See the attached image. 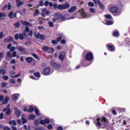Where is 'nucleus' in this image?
Instances as JSON below:
<instances>
[{
	"label": "nucleus",
	"instance_id": "obj_1",
	"mask_svg": "<svg viewBox=\"0 0 130 130\" xmlns=\"http://www.w3.org/2000/svg\"><path fill=\"white\" fill-rule=\"evenodd\" d=\"M27 32H28L27 36H33V30H30L29 27L25 26V29L23 30L22 34H16L15 35L14 38L15 40H19V39H20V40H24V36L27 35Z\"/></svg>",
	"mask_w": 130,
	"mask_h": 130
},
{
	"label": "nucleus",
	"instance_id": "obj_2",
	"mask_svg": "<svg viewBox=\"0 0 130 130\" xmlns=\"http://www.w3.org/2000/svg\"><path fill=\"white\" fill-rule=\"evenodd\" d=\"M54 9H58L60 11H63V10H68L70 9V4L68 2H66L64 4L57 5V4H54L53 5Z\"/></svg>",
	"mask_w": 130,
	"mask_h": 130
},
{
	"label": "nucleus",
	"instance_id": "obj_3",
	"mask_svg": "<svg viewBox=\"0 0 130 130\" xmlns=\"http://www.w3.org/2000/svg\"><path fill=\"white\" fill-rule=\"evenodd\" d=\"M84 58L86 61H91L94 60V56L93 55V53L89 52L87 53L85 55Z\"/></svg>",
	"mask_w": 130,
	"mask_h": 130
},
{
	"label": "nucleus",
	"instance_id": "obj_4",
	"mask_svg": "<svg viewBox=\"0 0 130 130\" xmlns=\"http://www.w3.org/2000/svg\"><path fill=\"white\" fill-rule=\"evenodd\" d=\"M107 49L111 52H114L115 51V46L112 44H108L106 45Z\"/></svg>",
	"mask_w": 130,
	"mask_h": 130
},
{
	"label": "nucleus",
	"instance_id": "obj_5",
	"mask_svg": "<svg viewBox=\"0 0 130 130\" xmlns=\"http://www.w3.org/2000/svg\"><path fill=\"white\" fill-rule=\"evenodd\" d=\"M50 64L51 67L54 68V69H56V70H59V69H60L61 64L55 62V61L53 60L50 61Z\"/></svg>",
	"mask_w": 130,
	"mask_h": 130
},
{
	"label": "nucleus",
	"instance_id": "obj_6",
	"mask_svg": "<svg viewBox=\"0 0 130 130\" xmlns=\"http://www.w3.org/2000/svg\"><path fill=\"white\" fill-rule=\"evenodd\" d=\"M66 52L62 51L59 53V55L58 56L59 59L61 60V61H63L64 60V58H66Z\"/></svg>",
	"mask_w": 130,
	"mask_h": 130
},
{
	"label": "nucleus",
	"instance_id": "obj_7",
	"mask_svg": "<svg viewBox=\"0 0 130 130\" xmlns=\"http://www.w3.org/2000/svg\"><path fill=\"white\" fill-rule=\"evenodd\" d=\"M50 71H51L50 68H49L48 67H46L43 70L44 75L45 76H49V75H51Z\"/></svg>",
	"mask_w": 130,
	"mask_h": 130
},
{
	"label": "nucleus",
	"instance_id": "obj_8",
	"mask_svg": "<svg viewBox=\"0 0 130 130\" xmlns=\"http://www.w3.org/2000/svg\"><path fill=\"white\" fill-rule=\"evenodd\" d=\"M36 37L38 39H40L41 40H45V36H44V35H41L40 32L37 34Z\"/></svg>",
	"mask_w": 130,
	"mask_h": 130
},
{
	"label": "nucleus",
	"instance_id": "obj_9",
	"mask_svg": "<svg viewBox=\"0 0 130 130\" xmlns=\"http://www.w3.org/2000/svg\"><path fill=\"white\" fill-rule=\"evenodd\" d=\"M57 16L58 17L59 22H63V21H66V16H63L62 14H59Z\"/></svg>",
	"mask_w": 130,
	"mask_h": 130
},
{
	"label": "nucleus",
	"instance_id": "obj_10",
	"mask_svg": "<svg viewBox=\"0 0 130 130\" xmlns=\"http://www.w3.org/2000/svg\"><path fill=\"white\" fill-rule=\"evenodd\" d=\"M8 17H10V19L17 18V13H13V11H10V13L8 14Z\"/></svg>",
	"mask_w": 130,
	"mask_h": 130
},
{
	"label": "nucleus",
	"instance_id": "obj_11",
	"mask_svg": "<svg viewBox=\"0 0 130 130\" xmlns=\"http://www.w3.org/2000/svg\"><path fill=\"white\" fill-rule=\"evenodd\" d=\"M110 12H112V14H115L118 12V8L115 6H113L110 8Z\"/></svg>",
	"mask_w": 130,
	"mask_h": 130
},
{
	"label": "nucleus",
	"instance_id": "obj_12",
	"mask_svg": "<svg viewBox=\"0 0 130 130\" xmlns=\"http://www.w3.org/2000/svg\"><path fill=\"white\" fill-rule=\"evenodd\" d=\"M19 96H20V95L18 93L13 94L12 95V100L16 102V101H17V100H18V99H19Z\"/></svg>",
	"mask_w": 130,
	"mask_h": 130
},
{
	"label": "nucleus",
	"instance_id": "obj_13",
	"mask_svg": "<svg viewBox=\"0 0 130 130\" xmlns=\"http://www.w3.org/2000/svg\"><path fill=\"white\" fill-rule=\"evenodd\" d=\"M21 23L23 26H30V27H32V24L29 22L26 21H21Z\"/></svg>",
	"mask_w": 130,
	"mask_h": 130
},
{
	"label": "nucleus",
	"instance_id": "obj_14",
	"mask_svg": "<svg viewBox=\"0 0 130 130\" xmlns=\"http://www.w3.org/2000/svg\"><path fill=\"white\" fill-rule=\"evenodd\" d=\"M25 4V2H22L20 0H16V5L18 8H20L21 6H23Z\"/></svg>",
	"mask_w": 130,
	"mask_h": 130
},
{
	"label": "nucleus",
	"instance_id": "obj_15",
	"mask_svg": "<svg viewBox=\"0 0 130 130\" xmlns=\"http://www.w3.org/2000/svg\"><path fill=\"white\" fill-rule=\"evenodd\" d=\"M3 111L4 112H5V111H6L7 115H10V114H11V109H10V108L6 107L3 109Z\"/></svg>",
	"mask_w": 130,
	"mask_h": 130
},
{
	"label": "nucleus",
	"instance_id": "obj_16",
	"mask_svg": "<svg viewBox=\"0 0 130 130\" xmlns=\"http://www.w3.org/2000/svg\"><path fill=\"white\" fill-rule=\"evenodd\" d=\"M8 8V10H10L12 8V5H11V3H8V5H5L4 7L3 8V11H5L6 9Z\"/></svg>",
	"mask_w": 130,
	"mask_h": 130
},
{
	"label": "nucleus",
	"instance_id": "obj_17",
	"mask_svg": "<svg viewBox=\"0 0 130 130\" xmlns=\"http://www.w3.org/2000/svg\"><path fill=\"white\" fill-rule=\"evenodd\" d=\"M76 10H77V7L73 6L68 10V12L69 13H74V12H76Z\"/></svg>",
	"mask_w": 130,
	"mask_h": 130
},
{
	"label": "nucleus",
	"instance_id": "obj_18",
	"mask_svg": "<svg viewBox=\"0 0 130 130\" xmlns=\"http://www.w3.org/2000/svg\"><path fill=\"white\" fill-rule=\"evenodd\" d=\"M8 123H9L10 125H13V126H16V125H17V122L15 120H11L8 122Z\"/></svg>",
	"mask_w": 130,
	"mask_h": 130
},
{
	"label": "nucleus",
	"instance_id": "obj_19",
	"mask_svg": "<svg viewBox=\"0 0 130 130\" xmlns=\"http://www.w3.org/2000/svg\"><path fill=\"white\" fill-rule=\"evenodd\" d=\"M34 59L33 57H28L25 58V60L28 62V63H31V62L33 61Z\"/></svg>",
	"mask_w": 130,
	"mask_h": 130
},
{
	"label": "nucleus",
	"instance_id": "obj_20",
	"mask_svg": "<svg viewBox=\"0 0 130 130\" xmlns=\"http://www.w3.org/2000/svg\"><path fill=\"white\" fill-rule=\"evenodd\" d=\"M18 51H20V52H25L26 51V48L19 46L18 47Z\"/></svg>",
	"mask_w": 130,
	"mask_h": 130
},
{
	"label": "nucleus",
	"instance_id": "obj_21",
	"mask_svg": "<svg viewBox=\"0 0 130 130\" xmlns=\"http://www.w3.org/2000/svg\"><path fill=\"white\" fill-rule=\"evenodd\" d=\"M9 97L6 96L5 99L2 102V104H4V105H6V104H8V103L9 102Z\"/></svg>",
	"mask_w": 130,
	"mask_h": 130
},
{
	"label": "nucleus",
	"instance_id": "obj_22",
	"mask_svg": "<svg viewBox=\"0 0 130 130\" xmlns=\"http://www.w3.org/2000/svg\"><path fill=\"white\" fill-rule=\"evenodd\" d=\"M47 52L48 53H53L54 52V49L53 47H49Z\"/></svg>",
	"mask_w": 130,
	"mask_h": 130
},
{
	"label": "nucleus",
	"instance_id": "obj_23",
	"mask_svg": "<svg viewBox=\"0 0 130 130\" xmlns=\"http://www.w3.org/2000/svg\"><path fill=\"white\" fill-rule=\"evenodd\" d=\"M29 109L27 110V112H29V113H32L34 111V107L33 106H29Z\"/></svg>",
	"mask_w": 130,
	"mask_h": 130
},
{
	"label": "nucleus",
	"instance_id": "obj_24",
	"mask_svg": "<svg viewBox=\"0 0 130 130\" xmlns=\"http://www.w3.org/2000/svg\"><path fill=\"white\" fill-rule=\"evenodd\" d=\"M100 120L102 122H105V123H108V121L107 120V118L106 117H103Z\"/></svg>",
	"mask_w": 130,
	"mask_h": 130
},
{
	"label": "nucleus",
	"instance_id": "obj_25",
	"mask_svg": "<svg viewBox=\"0 0 130 130\" xmlns=\"http://www.w3.org/2000/svg\"><path fill=\"white\" fill-rule=\"evenodd\" d=\"M113 36H114V37H119V32H118V30L114 31L113 33Z\"/></svg>",
	"mask_w": 130,
	"mask_h": 130
},
{
	"label": "nucleus",
	"instance_id": "obj_26",
	"mask_svg": "<svg viewBox=\"0 0 130 130\" xmlns=\"http://www.w3.org/2000/svg\"><path fill=\"white\" fill-rule=\"evenodd\" d=\"M36 117V116L35 115L31 114L28 116V119H29V120H34V119H35Z\"/></svg>",
	"mask_w": 130,
	"mask_h": 130
},
{
	"label": "nucleus",
	"instance_id": "obj_27",
	"mask_svg": "<svg viewBox=\"0 0 130 130\" xmlns=\"http://www.w3.org/2000/svg\"><path fill=\"white\" fill-rule=\"evenodd\" d=\"M96 126L99 127V126H101V122H100V118H98L96 119Z\"/></svg>",
	"mask_w": 130,
	"mask_h": 130
},
{
	"label": "nucleus",
	"instance_id": "obj_28",
	"mask_svg": "<svg viewBox=\"0 0 130 130\" xmlns=\"http://www.w3.org/2000/svg\"><path fill=\"white\" fill-rule=\"evenodd\" d=\"M34 76H35V77H36V78H40L41 77L40 72H39V71L35 72L34 73Z\"/></svg>",
	"mask_w": 130,
	"mask_h": 130
},
{
	"label": "nucleus",
	"instance_id": "obj_29",
	"mask_svg": "<svg viewBox=\"0 0 130 130\" xmlns=\"http://www.w3.org/2000/svg\"><path fill=\"white\" fill-rule=\"evenodd\" d=\"M49 48V47H48L47 46H44L42 47V51H44L45 52H47Z\"/></svg>",
	"mask_w": 130,
	"mask_h": 130
},
{
	"label": "nucleus",
	"instance_id": "obj_30",
	"mask_svg": "<svg viewBox=\"0 0 130 130\" xmlns=\"http://www.w3.org/2000/svg\"><path fill=\"white\" fill-rule=\"evenodd\" d=\"M2 74L3 76L7 74V72L5 69H0V75Z\"/></svg>",
	"mask_w": 130,
	"mask_h": 130
},
{
	"label": "nucleus",
	"instance_id": "obj_31",
	"mask_svg": "<svg viewBox=\"0 0 130 130\" xmlns=\"http://www.w3.org/2000/svg\"><path fill=\"white\" fill-rule=\"evenodd\" d=\"M15 114L17 116H19V115H21V112H20V110H19L18 109H15Z\"/></svg>",
	"mask_w": 130,
	"mask_h": 130
},
{
	"label": "nucleus",
	"instance_id": "obj_32",
	"mask_svg": "<svg viewBox=\"0 0 130 130\" xmlns=\"http://www.w3.org/2000/svg\"><path fill=\"white\" fill-rule=\"evenodd\" d=\"M43 13H45L47 15V16H48L49 15V11L48 10H47L46 8H44L43 9Z\"/></svg>",
	"mask_w": 130,
	"mask_h": 130
},
{
	"label": "nucleus",
	"instance_id": "obj_33",
	"mask_svg": "<svg viewBox=\"0 0 130 130\" xmlns=\"http://www.w3.org/2000/svg\"><path fill=\"white\" fill-rule=\"evenodd\" d=\"M113 24V22L110 20H107L106 23V25L109 26L110 25H112Z\"/></svg>",
	"mask_w": 130,
	"mask_h": 130
},
{
	"label": "nucleus",
	"instance_id": "obj_34",
	"mask_svg": "<svg viewBox=\"0 0 130 130\" xmlns=\"http://www.w3.org/2000/svg\"><path fill=\"white\" fill-rule=\"evenodd\" d=\"M32 56H34V57H35V58H36V59H38L39 60V59H40V58H39V57H38V55H37V54L32 53Z\"/></svg>",
	"mask_w": 130,
	"mask_h": 130
},
{
	"label": "nucleus",
	"instance_id": "obj_35",
	"mask_svg": "<svg viewBox=\"0 0 130 130\" xmlns=\"http://www.w3.org/2000/svg\"><path fill=\"white\" fill-rule=\"evenodd\" d=\"M35 112L37 116L40 115V113H39V110L37 108H36L35 110Z\"/></svg>",
	"mask_w": 130,
	"mask_h": 130
},
{
	"label": "nucleus",
	"instance_id": "obj_36",
	"mask_svg": "<svg viewBox=\"0 0 130 130\" xmlns=\"http://www.w3.org/2000/svg\"><path fill=\"white\" fill-rule=\"evenodd\" d=\"M105 18H106V19H108L109 20H111V19H112V17H111L110 14L106 15Z\"/></svg>",
	"mask_w": 130,
	"mask_h": 130
},
{
	"label": "nucleus",
	"instance_id": "obj_37",
	"mask_svg": "<svg viewBox=\"0 0 130 130\" xmlns=\"http://www.w3.org/2000/svg\"><path fill=\"white\" fill-rule=\"evenodd\" d=\"M44 121H45V123H46V124H48L49 123H50V120H49V119L47 118H45Z\"/></svg>",
	"mask_w": 130,
	"mask_h": 130
},
{
	"label": "nucleus",
	"instance_id": "obj_38",
	"mask_svg": "<svg viewBox=\"0 0 130 130\" xmlns=\"http://www.w3.org/2000/svg\"><path fill=\"white\" fill-rule=\"evenodd\" d=\"M38 15H39V10L37 9L35 11L34 16H35V17H37V16H38Z\"/></svg>",
	"mask_w": 130,
	"mask_h": 130
},
{
	"label": "nucleus",
	"instance_id": "obj_39",
	"mask_svg": "<svg viewBox=\"0 0 130 130\" xmlns=\"http://www.w3.org/2000/svg\"><path fill=\"white\" fill-rule=\"evenodd\" d=\"M81 15L82 16V17H87V14H86V12H85V11L84 10H83L82 9V11L81 13Z\"/></svg>",
	"mask_w": 130,
	"mask_h": 130
},
{
	"label": "nucleus",
	"instance_id": "obj_40",
	"mask_svg": "<svg viewBox=\"0 0 130 130\" xmlns=\"http://www.w3.org/2000/svg\"><path fill=\"white\" fill-rule=\"evenodd\" d=\"M2 78L5 80V81H8L9 80V76L8 75H4Z\"/></svg>",
	"mask_w": 130,
	"mask_h": 130
},
{
	"label": "nucleus",
	"instance_id": "obj_41",
	"mask_svg": "<svg viewBox=\"0 0 130 130\" xmlns=\"http://www.w3.org/2000/svg\"><path fill=\"white\" fill-rule=\"evenodd\" d=\"M95 5H99L101 3L100 0H92Z\"/></svg>",
	"mask_w": 130,
	"mask_h": 130
},
{
	"label": "nucleus",
	"instance_id": "obj_42",
	"mask_svg": "<svg viewBox=\"0 0 130 130\" xmlns=\"http://www.w3.org/2000/svg\"><path fill=\"white\" fill-rule=\"evenodd\" d=\"M3 17L6 18L7 17V14L6 13L3 14V13L0 12V18H3Z\"/></svg>",
	"mask_w": 130,
	"mask_h": 130
},
{
	"label": "nucleus",
	"instance_id": "obj_43",
	"mask_svg": "<svg viewBox=\"0 0 130 130\" xmlns=\"http://www.w3.org/2000/svg\"><path fill=\"white\" fill-rule=\"evenodd\" d=\"M14 25L16 28H19L20 26V22H16Z\"/></svg>",
	"mask_w": 130,
	"mask_h": 130
},
{
	"label": "nucleus",
	"instance_id": "obj_44",
	"mask_svg": "<svg viewBox=\"0 0 130 130\" xmlns=\"http://www.w3.org/2000/svg\"><path fill=\"white\" fill-rule=\"evenodd\" d=\"M36 130H44V128L42 126L37 127L35 128Z\"/></svg>",
	"mask_w": 130,
	"mask_h": 130
},
{
	"label": "nucleus",
	"instance_id": "obj_45",
	"mask_svg": "<svg viewBox=\"0 0 130 130\" xmlns=\"http://www.w3.org/2000/svg\"><path fill=\"white\" fill-rule=\"evenodd\" d=\"M34 123L35 124V125H36L37 126L39 125V124L40 123V122H39V121H38V120H36L34 121Z\"/></svg>",
	"mask_w": 130,
	"mask_h": 130
},
{
	"label": "nucleus",
	"instance_id": "obj_46",
	"mask_svg": "<svg viewBox=\"0 0 130 130\" xmlns=\"http://www.w3.org/2000/svg\"><path fill=\"white\" fill-rule=\"evenodd\" d=\"M61 39H62V37H57V38L56 39V40L57 42H60V41L61 40Z\"/></svg>",
	"mask_w": 130,
	"mask_h": 130
},
{
	"label": "nucleus",
	"instance_id": "obj_47",
	"mask_svg": "<svg viewBox=\"0 0 130 130\" xmlns=\"http://www.w3.org/2000/svg\"><path fill=\"white\" fill-rule=\"evenodd\" d=\"M56 21H59L57 15L55 16L54 18L53 19V22H56Z\"/></svg>",
	"mask_w": 130,
	"mask_h": 130
},
{
	"label": "nucleus",
	"instance_id": "obj_48",
	"mask_svg": "<svg viewBox=\"0 0 130 130\" xmlns=\"http://www.w3.org/2000/svg\"><path fill=\"white\" fill-rule=\"evenodd\" d=\"M52 44H54V45H56L57 44V41H56L55 40H52Z\"/></svg>",
	"mask_w": 130,
	"mask_h": 130
},
{
	"label": "nucleus",
	"instance_id": "obj_49",
	"mask_svg": "<svg viewBox=\"0 0 130 130\" xmlns=\"http://www.w3.org/2000/svg\"><path fill=\"white\" fill-rule=\"evenodd\" d=\"M99 5L100 6V7L102 9V10H104V5H103L102 3H101V2L100 3Z\"/></svg>",
	"mask_w": 130,
	"mask_h": 130
},
{
	"label": "nucleus",
	"instance_id": "obj_50",
	"mask_svg": "<svg viewBox=\"0 0 130 130\" xmlns=\"http://www.w3.org/2000/svg\"><path fill=\"white\" fill-rule=\"evenodd\" d=\"M48 24H49V27H53L54 26V24H53V22H52V21H50L48 22Z\"/></svg>",
	"mask_w": 130,
	"mask_h": 130
},
{
	"label": "nucleus",
	"instance_id": "obj_51",
	"mask_svg": "<svg viewBox=\"0 0 130 130\" xmlns=\"http://www.w3.org/2000/svg\"><path fill=\"white\" fill-rule=\"evenodd\" d=\"M10 82L11 84H16V80L15 79H10Z\"/></svg>",
	"mask_w": 130,
	"mask_h": 130
},
{
	"label": "nucleus",
	"instance_id": "obj_52",
	"mask_svg": "<svg viewBox=\"0 0 130 130\" xmlns=\"http://www.w3.org/2000/svg\"><path fill=\"white\" fill-rule=\"evenodd\" d=\"M38 29L39 30H45V28L44 26H38Z\"/></svg>",
	"mask_w": 130,
	"mask_h": 130
},
{
	"label": "nucleus",
	"instance_id": "obj_53",
	"mask_svg": "<svg viewBox=\"0 0 130 130\" xmlns=\"http://www.w3.org/2000/svg\"><path fill=\"white\" fill-rule=\"evenodd\" d=\"M4 31H1L0 32V39H3L4 37Z\"/></svg>",
	"mask_w": 130,
	"mask_h": 130
},
{
	"label": "nucleus",
	"instance_id": "obj_54",
	"mask_svg": "<svg viewBox=\"0 0 130 130\" xmlns=\"http://www.w3.org/2000/svg\"><path fill=\"white\" fill-rule=\"evenodd\" d=\"M4 130H11V128H10L8 126H5V127H3Z\"/></svg>",
	"mask_w": 130,
	"mask_h": 130
},
{
	"label": "nucleus",
	"instance_id": "obj_55",
	"mask_svg": "<svg viewBox=\"0 0 130 130\" xmlns=\"http://www.w3.org/2000/svg\"><path fill=\"white\" fill-rule=\"evenodd\" d=\"M21 76V74H17L15 76H10V77H11L12 78H18V77H20Z\"/></svg>",
	"mask_w": 130,
	"mask_h": 130
},
{
	"label": "nucleus",
	"instance_id": "obj_56",
	"mask_svg": "<svg viewBox=\"0 0 130 130\" xmlns=\"http://www.w3.org/2000/svg\"><path fill=\"white\" fill-rule=\"evenodd\" d=\"M47 128L48 129H52V125H51V124L48 125Z\"/></svg>",
	"mask_w": 130,
	"mask_h": 130
},
{
	"label": "nucleus",
	"instance_id": "obj_57",
	"mask_svg": "<svg viewBox=\"0 0 130 130\" xmlns=\"http://www.w3.org/2000/svg\"><path fill=\"white\" fill-rule=\"evenodd\" d=\"M22 123H27V120L24 118H22Z\"/></svg>",
	"mask_w": 130,
	"mask_h": 130
},
{
	"label": "nucleus",
	"instance_id": "obj_58",
	"mask_svg": "<svg viewBox=\"0 0 130 130\" xmlns=\"http://www.w3.org/2000/svg\"><path fill=\"white\" fill-rule=\"evenodd\" d=\"M7 56L8 57H12V53H11V52H8Z\"/></svg>",
	"mask_w": 130,
	"mask_h": 130
},
{
	"label": "nucleus",
	"instance_id": "obj_59",
	"mask_svg": "<svg viewBox=\"0 0 130 130\" xmlns=\"http://www.w3.org/2000/svg\"><path fill=\"white\" fill-rule=\"evenodd\" d=\"M10 74L11 76H15L16 72H15V71H11Z\"/></svg>",
	"mask_w": 130,
	"mask_h": 130
},
{
	"label": "nucleus",
	"instance_id": "obj_60",
	"mask_svg": "<svg viewBox=\"0 0 130 130\" xmlns=\"http://www.w3.org/2000/svg\"><path fill=\"white\" fill-rule=\"evenodd\" d=\"M88 6L89 7H94V3H93V2H89Z\"/></svg>",
	"mask_w": 130,
	"mask_h": 130
},
{
	"label": "nucleus",
	"instance_id": "obj_61",
	"mask_svg": "<svg viewBox=\"0 0 130 130\" xmlns=\"http://www.w3.org/2000/svg\"><path fill=\"white\" fill-rule=\"evenodd\" d=\"M96 12V11L95 10V9H94V8H90V13H95Z\"/></svg>",
	"mask_w": 130,
	"mask_h": 130
},
{
	"label": "nucleus",
	"instance_id": "obj_62",
	"mask_svg": "<svg viewBox=\"0 0 130 130\" xmlns=\"http://www.w3.org/2000/svg\"><path fill=\"white\" fill-rule=\"evenodd\" d=\"M66 40H61V41H60V43H61V44H66Z\"/></svg>",
	"mask_w": 130,
	"mask_h": 130
},
{
	"label": "nucleus",
	"instance_id": "obj_63",
	"mask_svg": "<svg viewBox=\"0 0 130 130\" xmlns=\"http://www.w3.org/2000/svg\"><path fill=\"white\" fill-rule=\"evenodd\" d=\"M16 49V48L15 47H11L10 49V51L13 52Z\"/></svg>",
	"mask_w": 130,
	"mask_h": 130
},
{
	"label": "nucleus",
	"instance_id": "obj_64",
	"mask_svg": "<svg viewBox=\"0 0 130 130\" xmlns=\"http://www.w3.org/2000/svg\"><path fill=\"white\" fill-rule=\"evenodd\" d=\"M57 130H63V128L62 127V126H60L57 128Z\"/></svg>",
	"mask_w": 130,
	"mask_h": 130
}]
</instances>
